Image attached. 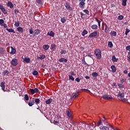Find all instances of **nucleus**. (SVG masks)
<instances>
[{
  "label": "nucleus",
  "mask_w": 130,
  "mask_h": 130,
  "mask_svg": "<svg viewBox=\"0 0 130 130\" xmlns=\"http://www.w3.org/2000/svg\"><path fill=\"white\" fill-rule=\"evenodd\" d=\"M29 91L31 94H35V93H38L39 92V89L37 88H35V89L30 88L29 89Z\"/></svg>",
  "instance_id": "423d86ee"
},
{
  "label": "nucleus",
  "mask_w": 130,
  "mask_h": 130,
  "mask_svg": "<svg viewBox=\"0 0 130 130\" xmlns=\"http://www.w3.org/2000/svg\"><path fill=\"white\" fill-rule=\"evenodd\" d=\"M124 82H125V80L123 79H122L121 80H120V83L121 84H123L124 83Z\"/></svg>",
  "instance_id": "338daca9"
},
{
  "label": "nucleus",
  "mask_w": 130,
  "mask_h": 130,
  "mask_svg": "<svg viewBox=\"0 0 130 130\" xmlns=\"http://www.w3.org/2000/svg\"><path fill=\"white\" fill-rule=\"evenodd\" d=\"M60 53L61 54H66V53H67V50H62L60 51Z\"/></svg>",
  "instance_id": "37998d69"
},
{
  "label": "nucleus",
  "mask_w": 130,
  "mask_h": 130,
  "mask_svg": "<svg viewBox=\"0 0 130 130\" xmlns=\"http://www.w3.org/2000/svg\"><path fill=\"white\" fill-rule=\"evenodd\" d=\"M108 31H109V27H108V26H106L105 28V32L106 33H108Z\"/></svg>",
  "instance_id": "49530a36"
},
{
  "label": "nucleus",
  "mask_w": 130,
  "mask_h": 130,
  "mask_svg": "<svg viewBox=\"0 0 130 130\" xmlns=\"http://www.w3.org/2000/svg\"><path fill=\"white\" fill-rule=\"evenodd\" d=\"M2 26H3L4 28H8V25L6 23L3 24Z\"/></svg>",
  "instance_id": "774afa93"
},
{
  "label": "nucleus",
  "mask_w": 130,
  "mask_h": 130,
  "mask_svg": "<svg viewBox=\"0 0 130 130\" xmlns=\"http://www.w3.org/2000/svg\"><path fill=\"white\" fill-rule=\"evenodd\" d=\"M80 91H86V92H90L89 89H81Z\"/></svg>",
  "instance_id": "0e129e2a"
},
{
  "label": "nucleus",
  "mask_w": 130,
  "mask_h": 130,
  "mask_svg": "<svg viewBox=\"0 0 130 130\" xmlns=\"http://www.w3.org/2000/svg\"><path fill=\"white\" fill-rule=\"evenodd\" d=\"M29 34H33L34 35V31H33V28L30 27L29 29Z\"/></svg>",
  "instance_id": "ea45409f"
},
{
  "label": "nucleus",
  "mask_w": 130,
  "mask_h": 130,
  "mask_svg": "<svg viewBox=\"0 0 130 130\" xmlns=\"http://www.w3.org/2000/svg\"><path fill=\"white\" fill-rule=\"evenodd\" d=\"M33 76H37L38 75V72L37 71H34L32 73Z\"/></svg>",
  "instance_id": "a18cd8bd"
},
{
  "label": "nucleus",
  "mask_w": 130,
  "mask_h": 130,
  "mask_svg": "<svg viewBox=\"0 0 130 130\" xmlns=\"http://www.w3.org/2000/svg\"><path fill=\"white\" fill-rule=\"evenodd\" d=\"M107 125H109V126H110V127H111V128H112V129H114V130H120L117 129V128H114L112 125H111V124H110V123H107Z\"/></svg>",
  "instance_id": "7c9ffc66"
},
{
  "label": "nucleus",
  "mask_w": 130,
  "mask_h": 130,
  "mask_svg": "<svg viewBox=\"0 0 130 130\" xmlns=\"http://www.w3.org/2000/svg\"><path fill=\"white\" fill-rule=\"evenodd\" d=\"M111 69L113 73H115L116 72V67H115V66L114 65L111 66Z\"/></svg>",
  "instance_id": "6ab92c4d"
},
{
  "label": "nucleus",
  "mask_w": 130,
  "mask_h": 130,
  "mask_svg": "<svg viewBox=\"0 0 130 130\" xmlns=\"http://www.w3.org/2000/svg\"><path fill=\"white\" fill-rule=\"evenodd\" d=\"M87 34H88V31L86 29H84L81 33V35L83 36H85V35H87Z\"/></svg>",
  "instance_id": "bb28decb"
},
{
  "label": "nucleus",
  "mask_w": 130,
  "mask_h": 130,
  "mask_svg": "<svg viewBox=\"0 0 130 130\" xmlns=\"http://www.w3.org/2000/svg\"><path fill=\"white\" fill-rule=\"evenodd\" d=\"M79 7L80 9H85V2L86 0H79Z\"/></svg>",
  "instance_id": "f03ea898"
},
{
  "label": "nucleus",
  "mask_w": 130,
  "mask_h": 130,
  "mask_svg": "<svg viewBox=\"0 0 130 130\" xmlns=\"http://www.w3.org/2000/svg\"><path fill=\"white\" fill-rule=\"evenodd\" d=\"M41 30L40 29H36L34 30V36H36L37 35H39L40 34Z\"/></svg>",
  "instance_id": "1a4fd4ad"
},
{
  "label": "nucleus",
  "mask_w": 130,
  "mask_h": 130,
  "mask_svg": "<svg viewBox=\"0 0 130 130\" xmlns=\"http://www.w3.org/2000/svg\"><path fill=\"white\" fill-rule=\"evenodd\" d=\"M70 74L71 76H76V74H75V72L74 71H71L70 72Z\"/></svg>",
  "instance_id": "69168bd1"
},
{
  "label": "nucleus",
  "mask_w": 130,
  "mask_h": 130,
  "mask_svg": "<svg viewBox=\"0 0 130 130\" xmlns=\"http://www.w3.org/2000/svg\"><path fill=\"white\" fill-rule=\"evenodd\" d=\"M108 47H110V48H112L113 47V44H112V42L109 41L108 42Z\"/></svg>",
  "instance_id": "cd10ccee"
},
{
  "label": "nucleus",
  "mask_w": 130,
  "mask_h": 130,
  "mask_svg": "<svg viewBox=\"0 0 130 130\" xmlns=\"http://www.w3.org/2000/svg\"><path fill=\"white\" fill-rule=\"evenodd\" d=\"M20 13V12H19V10L18 9H15L14 10V13L15 15H17V14Z\"/></svg>",
  "instance_id": "052dcab7"
},
{
  "label": "nucleus",
  "mask_w": 130,
  "mask_h": 130,
  "mask_svg": "<svg viewBox=\"0 0 130 130\" xmlns=\"http://www.w3.org/2000/svg\"><path fill=\"white\" fill-rule=\"evenodd\" d=\"M5 84L6 83L4 82H1V87H2L3 91H4V92L6 91V90H5V89L6 88Z\"/></svg>",
  "instance_id": "f8f14e48"
},
{
  "label": "nucleus",
  "mask_w": 130,
  "mask_h": 130,
  "mask_svg": "<svg viewBox=\"0 0 130 130\" xmlns=\"http://www.w3.org/2000/svg\"><path fill=\"white\" fill-rule=\"evenodd\" d=\"M36 4H37V5H42V1H41V0H36Z\"/></svg>",
  "instance_id": "e433bc0d"
},
{
  "label": "nucleus",
  "mask_w": 130,
  "mask_h": 130,
  "mask_svg": "<svg viewBox=\"0 0 130 130\" xmlns=\"http://www.w3.org/2000/svg\"><path fill=\"white\" fill-rule=\"evenodd\" d=\"M0 53L1 54H5L6 53V49L3 47L0 48Z\"/></svg>",
  "instance_id": "dca6fc26"
},
{
  "label": "nucleus",
  "mask_w": 130,
  "mask_h": 130,
  "mask_svg": "<svg viewBox=\"0 0 130 130\" xmlns=\"http://www.w3.org/2000/svg\"><path fill=\"white\" fill-rule=\"evenodd\" d=\"M129 32H130V30L128 28L125 29V35H127V34H128Z\"/></svg>",
  "instance_id": "3c124183"
},
{
  "label": "nucleus",
  "mask_w": 130,
  "mask_h": 130,
  "mask_svg": "<svg viewBox=\"0 0 130 130\" xmlns=\"http://www.w3.org/2000/svg\"><path fill=\"white\" fill-rule=\"evenodd\" d=\"M79 94L78 93H75L74 95H73V99H75V98H77V97H78V96H79Z\"/></svg>",
  "instance_id": "603ef678"
},
{
  "label": "nucleus",
  "mask_w": 130,
  "mask_h": 130,
  "mask_svg": "<svg viewBox=\"0 0 130 130\" xmlns=\"http://www.w3.org/2000/svg\"><path fill=\"white\" fill-rule=\"evenodd\" d=\"M101 123H102V121H101V119H100V121L98 122L96 126H100Z\"/></svg>",
  "instance_id": "4d7b16f0"
},
{
  "label": "nucleus",
  "mask_w": 130,
  "mask_h": 130,
  "mask_svg": "<svg viewBox=\"0 0 130 130\" xmlns=\"http://www.w3.org/2000/svg\"><path fill=\"white\" fill-rule=\"evenodd\" d=\"M66 114L68 117H72V113L71 111L69 110L66 111Z\"/></svg>",
  "instance_id": "5701e85b"
},
{
  "label": "nucleus",
  "mask_w": 130,
  "mask_h": 130,
  "mask_svg": "<svg viewBox=\"0 0 130 130\" xmlns=\"http://www.w3.org/2000/svg\"><path fill=\"white\" fill-rule=\"evenodd\" d=\"M95 19L96 22H98V23L99 27L100 28V27H101V21H100L99 19H98V18H97V17H95Z\"/></svg>",
  "instance_id": "c85d7f7f"
},
{
  "label": "nucleus",
  "mask_w": 130,
  "mask_h": 130,
  "mask_svg": "<svg viewBox=\"0 0 130 130\" xmlns=\"http://www.w3.org/2000/svg\"><path fill=\"white\" fill-rule=\"evenodd\" d=\"M118 86L119 88H124V85L122 84H118Z\"/></svg>",
  "instance_id": "bf43d9fd"
},
{
  "label": "nucleus",
  "mask_w": 130,
  "mask_h": 130,
  "mask_svg": "<svg viewBox=\"0 0 130 130\" xmlns=\"http://www.w3.org/2000/svg\"><path fill=\"white\" fill-rule=\"evenodd\" d=\"M14 26H15V27H19L20 26V22L19 21H15Z\"/></svg>",
  "instance_id": "a19ab883"
},
{
  "label": "nucleus",
  "mask_w": 130,
  "mask_h": 130,
  "mask_svg": "<svg viewBox=\"0 0 130 130\" xmlns=\"http://www.w3.org/2000/svg\"><path fill=\"white\" fill-rule=\"evenodd\" d=\"M51 48H52V49L53 50H55V49H56V48H55L56 46H55V44H51Z\"/></svg>",
  "instance_id": "c03bdc74"
},
{
  "label": "nucleus",
  "mask_w": 130,
  "mask_h": 130,
  "mask_svg": "<svg viewBox=\"0 0 130 130\" xmlns=\"http://www.w3.org/2000/svg\"><path fill=\"white\" fill-rule=\"evenodd\" d=\"M94 55H95L97 59H101L102 55H101V50L96 49L94 50Z\"/></svg>",
  "instance_id": "f257e3e1"
},
{
  "label": "nucleus",
  "mask_w": 130,
  "mask_h": 130,
  "mask_svg": "<svg viewBox=\"0 0 130 130\" xmlns=\"http://www.w3.org/2000/svg\"><path fill=\"white\" fill-rule=\"evenodd\" d=\"M123 19V16L122 15H119L118 17V20H122Z\"/></svg>",
  "instance_id": "13d9d810"
},
{
  "label": "nucleus",
  "mask_w": 130,
  "mask_h": 130,
  "mask_svg": "<svg viewBox=\"0 0 130 130\" xmlns=\"http://www.w3.org/2000/svg\"><path fill=\"white\" fill-rule=\"evenodd\" d=\"M69 80H72V81H75V78L72 75H69Z\"/></svg>",
  "instance_id": "6e6d98bb"
},
{
  "label": "nucleus",
  "mask_w": 130,
  "mask_h": 130,
  "mask_svg": "<svg viewBox=\"0 0 130 130\" xmlns=\"http://www.w3.org/2000/svg\"><path fill=\"white\" fill-rule=\"evenodd\" d=\"M17 30L20 33H24V29L22 27H18L17 28Z\"/></svg>",
  "instance_id": "2eb2a0df"
},
{
  "label": "nucleus",
  "mask_w": 130,
  "mask_h": 130,
  "mask_svg": "<svg viewBox=\"0 0 130 130\" xmlns=\"http://www.w3.org/2000/svg\"><path fill=\"white\" fill-rule=\"evenodd\" d=\"M11 51L10 52V54H15L16 52V48L13 47L12 46L11 47Z\"/></svg>",
  "instance_id": "9b49d317"
},
{
  "label": "nucleus",
  "mask_w": 130,
  "mask_h": 130,
  "mask_svg": "<svg viewBox=\"0 0 130 130\" xmlns=\"http://www.w3.org/2000/svg\"><path fill=\"white\" fill-rule=\"evenodd\" d=\"M5 23V21L4 19H0V25L1 26H3V24Z\"/></svg>",
  "instance_id": "864d4df0"
},
{
  "label": "nucleus",
  "mask_w": 130,
  "mask_h": 130,
  "mask_svg": "<svg viewBox=\"0 0 130 130\" xmlns=\"http://www.w3.org/2000/svg\"><path fill=\"white\" fill-rule=\"evenodd\" d=\"M52 99H48L47 100H46V101H45V103H46V104H51V103H52Z\"/></svg>",
  "instance_id": "4be33fe9"
},
{
  "label": "nucleus",
  "mask_w": 130,
  "mask_h": 130,
  "mask_svg": "<svg viewBox=\"0 0 130 130\" xmlns=\"http://www.w3.org/2000/svg\"><path fill=\"white\" fill-rule=\"evenodd\" d=\"M112 60L113 62H117V61H118V59L116 58V57H115V55H113L112 57Z\"/></svg>",
  "instance_id": "4468645a"
},
{
  "label": "nucleus",
  "mask_w": 130,
  "mask_h": 130,
  "mask_svg": "<svg viewBox=\"0 0 130 130\" xmlns=\"http://www.w3.org/2000/svg\"><path fill=\"white\" fill-rule=\"evenodd\" d=\"M92 76L94 78H96V77H98V74L96 72H93L92 73Z\"/></svg>",
  "instance_id": "58836bf2"
},
{
  "label": "nucleus",
  "mask_w": 130,
  "mask_h": 130,
  "mask_svg": "<svg viewBox=\"0 0 130 130\" xmlns=\"http://www.w3.org/2000/svg\"><path fill=\"white\" fill-rule=\"evenodd\" d=\"M91 28L92 30H97L98 29V25L96 24H93L91 25Z\"/></svg>",
  "instance_id": "a211bd4d"
},
{
  "label": "nucleus",
  "mask_w": 130,
  "mask_h": 130,
  "mask_svg": "<svg viewBox=\"0 0 130 130\" xmlns=\"http://www.w3.org/2000/svg\"><path fill=\"white\" fill-rule=\"evenodd\" d=\"M59 61L60 62H67V61H68V59L64 58H61L59 59Z\"/></svg>",
  "instance_id": "412c9836"
},
{
  "label": "nucleus",
  "mask_w": 130,
  "mask_h": 130,
  "mask_svg": "<svg viewBox=\"0 0 130 130\" xmlns=\"http://www.w3.org/2000/svg\"><path fill=\"white\" fill-rule=\"evenodd\" d=\"M81 79L80 77H77L75 79V81L77 82V83H80V81H81Z\"/></svg>",
  "instance_id": "09e8293b"
},
{
  "label": "nucleus",
  "mask_w": 130,
  "mask_h": 130,
  "mask_svg": "<svg viewBox=\"0 0 130 130\" xmlns=\"http://www.w3.org/2000/svg\"><path fill=\"white\" fill-rule=\"evenodd\" d=\"M7 7H9L10 9H13L14 8V5L12 2L9 1L7 3Z\"/></svg>",
  "instance_id": "ddd939ff"
},
{
  "label": "nucleus",
  "mask_w": 130,
  "mask_h": 130,
  "mask_svg": "<svg viewBox=\"0 0 130 130\" xmlns=\"http://www.w3.org/2000/svg\"><path fill=\"white\" fill-rule=\"evenodd\" d=\"M23 59V62H25L26 63H30V61H31V59L28 57H25Z\"/></svg>",
  "instance_id": "9d476101"
},
{
  "label": "nucleus",
  "mask_w": 130,
  "mask_h": 130,
  "mask_svg": "<svg viewBox=\"0 0 130 130\" xmlns=\"http://www.w3.org/2000/svg\"><path fill=\"white\" fill-rule=\"evenodd\" d=\"M103 99H105L106 100H110V99H112V96L111 95H108L107 94H105L103 95Z\"/></svg>",
  "instance_id": "0eeeda50"
},
{
  "label": "nucleus",
  "mask_w": 130,
  "mask_h": 130,
  "mask_svg": "<svg viewBox=\"0 0 130 130\" xmlns=\"http://www.w3.org/2000/svg\"><path fill=\"white\" fill-rule=\"evenodd\" d=\"M24 99H25L26 101H28V100H29V96H28V94H25Z\"/></svg>",
  "instance_id": "5fc2aeb1"
},
{
  "label": "nucleus",
  "mask_w": 130,
  "mask_h": 130,
  "mask_svg": "<svg viewBox=\"0 0 130 130\" xmlns=\"http://www.w3.org/2000/svg\"><path fill=\"white\" fill-rule=\"evenodd\" d=\"M102 121H103L104 122H105L106 123V125H108V122H106V118H105V117H103V118L102 119Z\"/></svg>",
  "instance_id": "79ce46f5"
},
{
  "label": "nucleus",
  "mask_w": 130,
  "mask_h": 130,
  "mask_svg": "<svg viewBox=\"0 0 130 130\" xmlns=\"http://www.w3.org/2000/svg\"><path fill=\"white\" fill-rule=\"evenodd\" d=\"M122 5L123 6V7L126 6V2H127V0H122Z\"/></svg>",
  "instance_id": "72a5a7b5"
},
{
  "label": "nucleus",
  "mask_w": 130,
  "mask_h": 130,
  "mask_svg": "<svg viewBox=\"0 0 130 130\" xmlns=\"http://www.w3.org/2000/svg\"><path fill=\"white\" fill-rule=\"evenodd\" d=\"M82 63H83L84 65L87 64V66H89V65L87 63V62H86V61H85V58H83V59H82Z\"/></svg>",
  "instance_id": "8fccbe9b"
},
{
  "label": "nucleus",
  "mask_w": 130,
  "mask_h": 130,
  "mask_svg": "<svg viewBox=\"0 0 130 130\" xmlns=\"http://www.w3.org/2000/svg\"><path fill=\"white\" fill-rule=\"evenodd\" d=\"M11 64L13 66V67H17L18 66V59H13L10 62Z\"/></svg>",
  "instance_id": "20e7f679"
},
{
  "label": "nucleus",
  "mask_w": 130,
  "mask_h": 130,
  "mask_svg": "<svg viewBox=\"0 0 130 130\" xmlns=\"http://www.w3.org/2000/svg\"><path fill=\"white\" fill-rule=\"evenodd\" d=\"M116 31L112 30L110 32L111 36H116Z\"/></svg>",
  "instance_id": "c756f323"
},
{
  "label": "nucleus",
  "mask_w": 130,
  "mask_h": 130,
  "mask_svg": "<svg viewBox=\"0 0 130 130\" xmlns=\"http://www.w3.org/2000/svg\"><path fill=\"white\" fill-rule=\"evenodd\" d=\"M29 106H33L34 105V101L33 100H30L28 103Z\"/></svg>",
  "instance_id": "473e14b6"
},
{
  "label": "nucleus",
  "mask_w": 130,
  "mask_h": 130,
  "mask_svg": "<svg viewBox=\"0 0 130 130\" xmlns=\"http://www.w3.org/2000/svg\"><path fill=\"white\" fill-rule=\"evenodd\" d=\"M43 48L44 50H48L49 49V45H44L43 46Z\"/></svg>",
  "instance_id": "b1692460"
},
{
  "label": "nucleus",
  "mask_w": 130,
  "mask_h": 130,
  "mask_svg": "<svg viewBox=\"0 0 130 130\" xmlns=\"http://www.w3.org/2000/svg\"><path fill=\"white\" fill-rule=\"evenodd\" d=\"M80 14L81 15V17L82 19H85V14H84V13H83V12H80Z\"/></svg>",
  "instance_id": "de8ad7c7"
},
{
  "label": "nucleus",
  "mask_w": 130,
  "mask_h": 130,
  "mask_svg": "<svg viewBox=\"0 0 130 130\" xmlns=\"http://www.w3.org/2000/svg\"><path fill=\"white\" fill-rule=\"evenodd\" d=\"M47 35H48V36H51V37H54V32H53V31L51 30V31H50V32H48L47 33Z\"/></svg>",
  "instance_id": "f3484780"
},
{
  "label": "nucleus",
  "mask_w": 130,
  "mask_h": 130,
  "mask_svg": "<svg viewBox=\"0 0 130 130\" xmlns=\"http://www.w3.org/2000/svg\"><path fill=\"white\" fill-rule=\"evenodd\" d=\"M35 103H36V104L37 105H38V104H39V103H40V99H36L35 100Z\"/></svg>",
  "instance_id": "c9c22d12"
},
{
  "label": "nucleus",
  "mask_w": 130,
  "mask_h": 130,
  "mask_svg": "<svg viewBox=\"0 0 130 130\" xmlns=\"http://www.w3.org/2000/svg\"><path fill=\"white\" fill-rule=\"evenodd\" d=\"M3 74L4 76H8L9 74H10V72L8 70H5L4 71Z\"/></svg>",
  "instance_id": "f704fd0d"
},
{
  "label": "nucleus",
  "mask_w": 130,
  "mask_h": 130,
  "mask_svg": "<svg viewBox=\"0 0 130 130\" xmlns=\"http://www.w3.org/2000/svg\"><path fill=\"white\" fill-rule=\"evenodd\" d=\"M61 22L62 23V24H64L65 22H67V19H66V17H62L61 18Z\"/></svg>",
  "instance_id": "4c0bfd02"
},
{
  "label": "nucleus",
  "mask_w": 130,
  "mask_h": 130,
  "mask_svg": "<svg viewBox=\"0 0 130 130\" xmlns=\"http://www.w3.org/2000/svg\"><path fill=\"white\" fill-rule=\"evenodd\" d=\"M64 6L66 9H67L68 10H69V11H72V10H73V8H72V7H71V5H70V3L66 2L64 4Z\"/></svg>",
  "instance_id": "6e6552de"
},
{
  "label": "nucleus",
  "mask_w": 130,
  "mask_h": 130,
  "mask_svg": "<svg viewBox=\"0 0 130 130\" xmlns=\"http://www.w3.org/2000/svg\"><path fill=\"white\" fill-rule=\"evenodd\" d=\"M126 50L130 51V45H128L126 47Z\"/></svg>",
  "instance_id": "680f3d73"
},
{
  "label": "nucleus",
  "mask_w": 130,
  "mask_h": 130,
  "mask_svg": "<svg viewBox=\"0 0 130 130\" xmlns=\"http://www.w3.org/2000/svg\"><path fill=\"white\" fill-rule=\"evenodd\" d=\"M99 36V32L98 31H95L93 32H91L89 35V37H98Z\"/></svg>",
  "instance_id": "7ed1b4c3"
},
{
  "label": "nucleus",
  "mask_w": 130,
  "mask_h": 130,
  "mask_svg": "<svg viewBox=\"0 0 130 130\" xmlns=\"http://www.w3.org/2000/svg\"><path fill=\"white\" fill-rule=\"evenodd\" d=\"M0 10L2 11V12L4 14V15H7L8 14V12L7 11V10H6V8L4 7V6L0 4Z\"/></svg>",
  "instance_id": "39448f33"
},
{
  "label": "nucleus",
  "mask_w": 130,
  "mask_h": 130,
  "mask_svg": "<svg viewBox=\"0 0 130 130\" xmlns=\"http://www.w3.org/2000/svg\"><path fill=\"white\" fill-rule=\"evenodd\" d=\"M101 130H109V127L106 126H103L100 128Z\"/></svg>",
  "instance_id": "2f4dec72"
},
{
  "label": "nucleus",
  "mask_w": 130,
  "mask_h": 130,
  "mask_svg": "<svg viewBox=\"0 0 130 130\" xmlns=\"http://www.w3.org/2000/svg\"><path fill=\"white\" fill-rule=\"evenodd\" d=\"M84 13H86L87 15H89V11L88 10L85 9L83 10Z\"/></svg>",
  "instance_id": "e2e57ef3"
},
{
  "label": "nucleus",
  "mask_w": 130,
  "mask_h": 130,
  "mask_svg": "<svg viewBox=\"0 0 130 130\" xmlns=\"http://www.w3.org/2000/svg\"><path fill=\"white\" fill-rule=\"evenodd\" d=\"M118 97H120V98H123L124 97V93H121L119 91L118 94Z\"/></svg>",
  "instance_id": "aec40b11"
},
{
  "label": "nucleus",
  "mask_w": 130,
  "mask_h": 130,
  "mask_svg": "<svg viewBox=\"0 0 130 130\" xmlns=\"http://www.w3.org/2000/svg\"><path fill=\"white\" fill-rule=\"evenodd\" d=\"M46 58V56L45 55H41L40 57H38V59H41V60Z\"/></svg>",
  "instance_id": "a878e982"
},
{
  "label": "nucleus",
  "mask_w": 130,
  "mask_h": 130,
  "mask_svg": "<svg viewBox=\"0 0 130 130\" xmlns=\"http://www.w3.org/2000/svg\"><path fill=\"white\" fill-rule=\"evenodd\" d=\"M6 30L7 31H8V32H10L11 33H14V34L16 33V31L13 28L9 29L7 28H6Z\"/></svg>",
  "instance_id": "393cba45"
}]
</instances>
